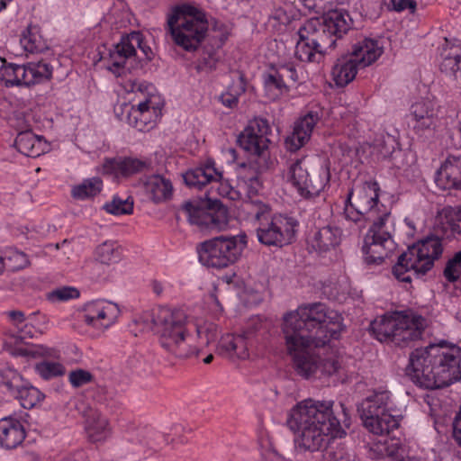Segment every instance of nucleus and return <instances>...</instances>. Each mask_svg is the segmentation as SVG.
<instances>
[{
	"label": "nucleus",
	"mask_w": 461,
	"mask_h": 461,
	"mask_svg": "<svg viewBox=\"0 0 461 461\" xmlns=\"http://www.w3.org/2000/svg\"><path fill=\"white\" fill-rule=\"evenodd\" d=\"M260 187L261 183L258 176H252L248 180L249 195L254 196V194L258 193Z\"/></svg>",
	"instance_id": "nucleus-63"
},
{
	"label": "nucleus",
	"mask_w": 461,
	"mask_h": 461,
	"mask_svg": "<svg viewBox=\"0 0 461 461\" xmlns=\"http://www.w3.org/2000/svg\"><path fill=\"white\" fill-rule=\"evenodd\" d=\"M335 47L326 44H313L299 38L295 45V57L303 62H320L324 55Z\"/></svg>",
	"instance_id": "nucleus-35"
},
{
	"label": "nucleus",
	"mask_w": 461,
	"mask_h": 461,
	"mask_svg": "<svg viewBox=\"0 0 461 461\" xmlns=\"http://www.w3.org/2000/svg\"><path fill=\"white\" fill-rule=\"evenodd\" d=\"M182 211L185 213L191 224L208 230L211 211L198 207L191 202H185L182 205Z\"/></svg>",
	"instance_id": "nucleus-42"
},
{
	"label": "nucleus",
	"mask_w": 461,
	"mask_h": 461,
	"mask_svg": "<svg viewBox=\"0 0 461 461\" xmlns=\"http://www.w3.org/2000/svg\"><path fill=\"white\" fill-rule=\"evenodd\" d=\"M318 121V114L312 112L299 119L294 123L293 132L285 139L286 149L294 152L304 146L309 141Z\"/></svg>",
	"instance_id": "nucleus-20"
},
{
	"label": "nucleus",
	"mask_w": 461,
	"mask_h": 461,
	"mask_svg": "<svg viewBox=\"0 0 461 461\" xmlns=\"http://www.w3.org/2000/svg\"><path fill=\"white\" fill-rule=\"evenodd\" d=\"M103 182L98 177L83 180L72 187L71 194L75 199L86 200L96 196L102 190Z\"/></svg>",
	"instance_id": "nucleus-40"
},
{
	"label": "nucleus",
	"mask_w": 461,
	"mask_h": 461,
	"mask_svg": "<svg viewBox=\"0 0 461 461\" xmlns=\"http://www.w3.org/2000/svg\"><path fill=\"white\" fill-rule=\"evenodd\" d=\"M436 182L445 190L461 189V157H447L437 172Z\"/></svg>",
	"instance_id": "nucleus-25"
},
{
	"label": "nucleus",
	"mask_w": 461,
	"mask_h": 461,
	"mask_svg": "<svg viewBox=\"0 0 461 461\" xmlns=\"http://www.w3.org/2000/svg\"><path fill=\"white\" fill-rule=\"evenodd\" d=\"M371 450L377 457H392L396 460H403L406 452V447L400 438H386L384 441H378L373 444Z\"/></svg>",
	"instance_id": "nucleus-36"
},
{
	"label": "nucleus",
	"mask_w": 461,
	"mask_h": 461,
	"mask_svg": "<svg viewBox=\"0 0 461 461\" xmlns=\"http://www.w3.org/2000/svg\"><path fill=\"white\" fill-rule=\"evenodd\" d=\"M398 410L393 407V401L388 391L375 392L367 396L358 406L360 416L379 414L382 411H393Z\"/></svg>",
	"instance_id": "nucleus-28"
},
{
	"label": "nucleus",
	"mask_w": 461,
	"mask_h": 461,
	"mask_svg": "<svg viewBox=\"0 0 461 461\" xmlns=\"http://www.w3.org/2000/svg\"><path fill=\"white\" fill-rule=\"evenodd\" d=\"M343 330L341 314L321 303L302 305L285 313L282 331L295 373L308 379L319 372V357L312 348L323 347Z\"/></svg>",
	"instance_id": "nucleus-1"
},
{
	"label": "nucleus",
	"mask_w": 461,
	"mask_h": 461,
	"mask_svg": "<svg viewBox=\"0 0 461 461\" xmlns=\"http://www.w3.org/2000/svg\"><path fill=\"white\" fill-rule=\"evenodd\" d=\"M264 86L269 99L275 100L288 91L282 78L278 77V73L271 68L270 71L264 75Z\"/></svg>",
	"instance_id": "nucleus-43"
},
{
	"label": "nucleus",
	"mask_w": 461,
	"mask_h": 461,
	"mask_svg": "<svg viewBox=\"0 0 461 461\" xmlns=\"http://www.w3.org/2000/svg\"><path fill=\"white\" fill-rule=\"evenodd\" d=\"M271 208L256 196L248 195L238 207V217L244 221L258 225L270 217Z\"/></svg>",
	"instance_id": "nucleus-23"
},
{
	"label": "nucleus",
	"mask_w": 461,
	"mask_h": 461,
	"mask_svg": "<svg viewBox=\"0 0 461 461\" xmlns=\"http://www.w3.org/2000/svg\"><path fill=\"white\" fill-rule=\"evenodd\" d=\"M141 189L148 200L159 203L170 199L173 185L169 179L161 175H152L141 181Z\"/></svg>",
	"instance_id": "nucleus-22"
},
{
	"label": "nucleus",
	"mask_w": 461,
	"mask_h": 461,
	"mask_svg": "<svg viewBox=\"0 0 461 461\" xmlns=\"http://www.w3.org/2000/svg\"><path fill=\"white\" fill-rule=\"evenodd\" d=\"M409 112L412 130L420 137L434 132L439 124V106L433 99L420 98L415 101Z\"/></svg>",
	"instance_id": "nucleus-16"
},
{
	"label": "nucleus",
	"mask_w": 461,
	"mask_h": 461,
	"mask_svg": "<svg viewBox=\"0 0 461 461\" xmlns=\"http://www.w3.org/2000/svg\"><path fill=\"white\" fill-rule=\"evenodd\" d=\"M8 316L17 327H19L21 324H23L25 321L24 313L21 311L9 312Z\"/></svg>",
	"instance_id": "nucleus-64"
},
{
	"label": "nucleus",
	"mask_w": 461,
	"mask_h": 461,
	"mask_svg": "<svg viewBox=\"0 0 461 461\" xmlns=\"http://www.w3.org/2000/svg\"><path fill=\"white\" fill-rule=\"evenodd\" d=\"M379 185L375 182H365L349 191L344 209L345 217L354 222L362 218L373 223L387 221L390 210L379 203Z\"/></svg>",
	"instance_id": "nucleus-8"
},
{
	"label": "nucleus",
	"mask_w": 461,
	"mask_h": 461,
	"mask_svg": "<svg viewBox=\"0 0 461 461\" xmlns=\"http://www.w3.org/2000/svg\"><path fill=\"white\" fill-rule=\"evenodd\" d=\"M402 418L401 410L393 411H382L370 416H361L363 424L371 433L375 435L388 434L391 430L397 429Z\"/></svg>",
	"instance_id": "nucleus-21"
},
{
	"label": "nucleus",
	"mask_w": 461,
	"mask_h": 461,
	"mask_svg": "<svg viewBox=\"0 0 461 461\" xmlns=\"http://www.w3.org/2000/svg\"><path fill=\"white\" fill-rule=\"evenodd\" d=\"M274 69L288 86L290 84L294 85L301 80L299 73L293 63L278 64L276 67H274Z\"/></svg>",
	"instance_id": "nucleus-50"
},
{
	"label": "nucleus",
	"mask_w": 461,
	"mask_h": 461,
	"mask_svg": "<svg viewBox=\"0 0 461 461\" xmlns=\"http://www.w3.org/2000/svg\"><path fill=\"white\" fill-rule=\"evenodd\" d=\"M330 178V167L320 158H297L288 167V181L303 198L318 196L329 185Z\"/></svg>",
	"instance_id": "nucleus-7"
},
{
	"label": "nucleus",
	"mask_w": 461,
	"mask_h": 461,
	"mask_svg": "<svg viewBox=\"0 0 461 461\" xmlns=\"http://www.w3.org/2000/svg\"><path fill=\"white\" fill-rule=\"evenodd\" d=\"M184 179L187 185L199 190L210 185L207 194L213 200H216L215 194L230 200H234L237 196L236 190L227 179L223 178L222 173L215 168L212 161L188 170L184 175Z\"/></svg>",
	"instance_id": "nucleus-13"
},
{
	"label": "nucleus",
	"mask_w": 461,
	"mask_h": 461,
	"mask_svg": "<svg viewBox=\"0 0 461 461\" xmlns=\"http://www.w3.org/2000/svg\"><path fill=\"white\" fill-rule=\"evenodd\" d=\"M247 247V235H221L202 242L198 248L200 262L213 268H224L237 262Z\"/></svg>",
	"instance_id": "nucleus-12"
},
{
	"label": "nucleus",
	"mask_w": 461,
	"mask_h": 461,
	"mask_svg": "<svg viewBox=\"0 0 461 461\" xmlns=\"http://www.w3.org/2000/svg\"><path fill=\"white\" fill-rule=\"evenodd\" d=\"M107 420L98 413H92L86 420V430L92 441H99L104 436Z\"/></svg>",
	"instance_id": "nucleus-46"
},
{
	"label": "nucleus",
	"mask_w": 461,
	"mask_h": 461,
	"mask_svg": "<svg viewBox=\"0 0 461 461\" xmlns=\"http://www.w3.org/2000/svg\"><path fill=\"white\" fill-rule=\"evenodd\" d=\"M27 66L8 64L0 68V80L5 86H28L27 82Z\"/></svg>",
	"instance_id": "nucleus-37"
},
{
	"label": "nucleus",
	"mask_w": 461,
	"mask_h": 461,
	"mask_svg": "<svg viewBox=\"0 0 461 461\" xmlns=\"http://www.w3.org/2000/svg\"><path fill=\"white\" fill-rule=\"evenodd\" d=\"M340 231L338 228L325 226L317 230L309 239V246L317 252H326L339 244Z\"/></svg>",
	"instance_id": "nucleus-33"
},
{
	"label": "nucleus",
	"mask_w": 461,
	"mask_h": 461,
	"mask_svg": "<svg viewBox=\"0 0 461 461\" xmlns=\"http://www.w3.org/2000/svg\"><path fill=\"white\" fill-rule=\"evenodd\" d=\"M298 36L300 39L313 44L317 42L336 47L335 39L329 41L322 18L314 17L307 20L298 30Z\"/></svg>",
	"instance_id": "nucleus-27"
},
{
	"label": "nucleus",
	"mask_w": 461,
	"mask_h": 461,
	"mask_svg": "<svg viewBox=\"0 0 461 461\" xmlns=\"http://www.w3.org/2000/svg\"><path fill=\"white\" fill-rule=\"evenodd\" d=\"M180 310L167 307L149 309L137 314L130 324L131 332L139 333L156 330L160 347L169 354L176 327H178Z\"/></svg>",
	"instance_id": "nucleus-11"
},
{
	"label": "nucleus",
	"mask_w": 461,
	"mask_h": 461,
	"mask_svg": "<svg viewBox=\"0 0 461 461\" xmlns=\"http://www.w3.org/2000/svg\"><path fill=\"white\" fill-rule=\"evenodd\" d=\"M217 350L219 354L226 357H238L245 359L249 357V344L247 337L242 335L227 334L222 336Z\"/></svg>",
	"instance_id": "nucleus-30"
},
{
	"label": "nucleus",
	"mask_w": 461,
	"mask_h": 461,
	"mask_svg": "<svg viewBox=\"0 0 461 461\" xmlns=\"http://www.w3.org/2000/svg\"><path fill=\"white\" fill-rule=\"evenodd\" d=\"M117 94H132L134 97L131 98L130 101L139 100L137 105L129 106L126 104L123 105L122 120H124L130 126L140 131H149L155 126L161 116V110L164 106V102L159 95L149 94L141 101L140 95H143V92L140 86H137L132 81L127 82L126 85H121L120 89H117Z\"/></svg>",
	"instance_id": "nucleus-9"
},
{
	"label": "nucleus",
	"mask_w": 461,
	"mask_h": 461,
	"mask_svg": "<svg viewBox=\"0 0 461 461\" xmlns=\"http://www.w3.org/2000/svg\"><path fill=\"white\" fill-rule=\"evenodd\" d=\"M207 30L208 22L204 13L194 6L177 5L167 15V34L185 50H196L205 38Z\"/></svg>",
	"instance_id": "nucleus-4"
},
{
	"label": "nucleus",
	"mask_w": 461,
	"mask_h": 461,
	"mask_svg": "<svg viewBox=\"0 0 461 461\" xmlns=\"http://www.w3.org/2000/svg\"><path fill=\"white\" fill-rule=\"evenodd\" d=\"M461 276V251L449 259L444 269V276L449 282H456Z\"/></svg>",
	"instance_id": "nucleus-53"
},
{
	"label": "nucleus",
	"mask_w": 461,
	"mask_h": 461,
	"mask_svg": "<svg viewBox=\"0 0 461 461\" xmlns=\"http://www.w3.org/2000/svg\"><path fill=\"white\" fill-rule=\"evenodd\" d=\"M269 131L270 128L267 120L255 119L239 136L238 141L243 149L253 155L262 156L268 148L267 134Z\"/></svg>",
	"instance_id": "nucleus-18"
},
{
	"label": "nucleus",
	"mask_w": 461,
	"mask_h": 461,
	"mask_svg": "<svg viewBox=\"0 0 461 461\" xmlns=\"http://www.w3.org/2000/svg\"><path fill=\"white\" fill-rule=\"evenodd\" d=\"M20 354L33 358H44V360L35 365L36 373L44 380L62 376L66 373V368L62 363L51 360L59 359L60 357V351L55 348H49L43 345H32L20 349Z\"/></svg>",
	"instance_id": "nucleus-17"
},
{
	"label": "nucleus",
	"mask_w": 461,
	"mask_h": 461,
	"mask_svg": "<svg viewBox=\"0 0 461 461\" xmlns=\"http://www.w3.org/2000/svg\"><path fill=\"white\" fill-rule=\"evenodd\" d=\"M179 323L176 327L175 333L176 337H173V344L171 345L169 354L178 358H187L197 356L205 348L216 342L218 339V326L209 321H203L196 324V340L189 332L188 316L181 311L178 314Z\"/></svg>",
	"instance_id": "nucleus-10"
},
{
	"label": "nucleus",
	"mask_w": 461,
	"mask_h": 461,
	"mask_svg": "<svg viewBox=\"0 0 461 461\" xmlns=\"http://www.w3.org/2000/svg\"><path fill=\"white\" fill-rule=\"evenodd\" d=\"M442 253L441 240L438 236H428L409 247L407 251L399 256L393 269V275L398 280L410 283L411 272L422 275L427 273Z\"/></svg>",
	"instance_id": "nucleus-6"
},
{
	"label": "nucleus",
	"mask_w": 461,
	"mask_h": 461,
	"mask_svg": "<svg viewBox=\"0 0 461 461\" xmlns=\"http://www.w3.org/2000/svg\"><path fill=\"white\" fill-rule=\"evenodd\" d=\"M26 436L23 425L11 416L0 420V447L14 449L20 446Z\"/></svg>",
	"instance_id": "nucleus-24"
},
{
	"label": "nucleus",
	"mask_w": 461,
	"mask_h": 461,
	"mask_svg": "<svg viewBox=\"0 0 461 461\" xmlns=\"http://www.w3.org/2000/svg\"><path fill=\"white\" fill-rule=\"evenodd\" d=\"M324 23V30L329 35V41L335 39L336 41L346 34L352 27V19L348 13L341 11L329 12L322 18Z\"/></svg>",
	"instance_id": "nucleus-29"
},
{
	"label": "nucleus",
	"mask_w": 461,
	"mask_h": 461,
	"mask_svg": "<svg viewBox=\"0 0 461 461\" xmlns=\"http://www.w3.org/2000/svg\"><path fill=\"white\" fill-rule=\"evenodd\" d=\"M5 267L12 271H18L28 267L30 260L27 255L22 251L11 249L6 251L5 257Z\"/></svg>",
	"instance_id": "nucleus-48"
},
{
	"label": "nucleus",
	"mask_w": 461,
	"mask_h": 461,
	"mask_svg": "<svg viewBox=\"0 0 461 461\" xmlns=\"http://www.w3.org/2000/svg\"><path fill=\"white\" fill-rule=\"evenodd\" d=\"M133 199L131 197L125 200L117 199V215L131 214L133 212Z\"/></svg>",
	"instance_id": "nucleus-60"
},
{
	"label": "nucleus",
	"mask_w": 461,
	"mask_h": 461,
	"mask_svg": "<svg viewBox=\"0 0 461 461\" xmlns=\"http://www.w3.org/2000/svg\"><path fill=\"white\" fill-rule=\"evenodd\" d=\"M142 35L140 32L133 31L121 37L117 43V70L124 68L130 71L136 65V49L139 48L149 59L146 48L142 45ZM119 75V73L117 72Z\"/></svg>",
	"instance_id": "nucleus-19"
},
{
	"label": "nucleus",
	"mask_w": 461,
	"mask_h": 461,
	"mask_svg": "<svg viewBox=\"0 0 461 461\" xmlns=\"http://www.w3.org/2000/svg\"><path fill=\"white\" fill-rule=\"evenodd\" d=\"M79 291L73 286H63L57 288L48 294L47 297L50 302H65L79 297Z\"/></svg>",
	"instance_id": "nucleus-54"
},
{
	"label": "nucleus",
	"mask_w": 461,
	"mask_h": 461,
	"mask_svg": "<svg viewBox=\"0 0 461 461\" xmlns=\"http://www.w3.org/2000/svg\"><path fill=\"white\" fill-rule=\"evenodd\" d=\"M114 244L113 241H105L96 249V258L102 264H111L114 258Z\"/></svg>",
	"instance_id": "nucleus-58"
},
{
	"label": "nucleus",
	"mask_w": 461,
	"mask_h": 461,
	"mask_svg": "<svg viewBox=\"0 0 461 461\" xmlns=\"http://www.w3.org/2000/svg\"><path fill=\"white\" fill-rule=\"evenodd\" d=\"M297 221L282 214H276L263 221L257 228L258 241L267 246H278L292 242Z\"/></svg>",
	"instance_id": "nucleus-14"
},
{
	"label": "nucleus",
	"mask_w": 461,
	"mask_h": 461,
	"mask_svg": "<svg viewBox=\"0 0 461 461\" xmlns=\"http://www.w3.org/2000/svg\"><path fill=\"white\" fill-rule=\"evenodd\" d=\"M17 150L26 157L37 158L45 152L47 144L31 131L20 132L14 141Z\"/></svg>",
	"instance_id": "nucleus-32"
},
{
	"label": "nucleus",
	"mask_w": 461,
	"mask_h": 461,
	"mask_svg": "<svg viewBox=\"0 0 461 461\" xmlns=\"http://www.w3.org/2000/svg\"><path fill=\"white\" fill-rule=\"evenodd\" d=\"M427 320L411 311L384 314L370 324L375 337L381 342L403 346L420 339L427 327Z\"/></svg>",
	"instance_id": "nucleus-5"
},
{
	"label": "nucleus",
	"mask_w": 461,
	"mask_h": 461,
	"mask_svg": "<svg viewBox=\"0 0 461 461\" xmlns=\"http://www.w3.org/2000/svg\"><path fill=\"white\" fill-rule=\"evenodd\" d=\"M393 9L396 11H402L405 9H411L412 11L416 8V3L410 0H392Z\"/></svg>",
	"instance_id": "nucleus-62"
},
{
	"label": "nucleus",
	"mask_w": 461,
	"mask_h": 461,
	"mask_svg": "<svg viewBox=\"0 0 461 461\" xmlns=\"http://www.w3.org/2000/svg\"><path fill=\"white\" fill-rule=\"evenodd\" d=\"M302 4L309 10L321 13L325 9L327 0H300Z\"/></svg>",
	"instance_id": "nucleus-61"
},
{
	"label": "nucleus",
	"mask_w": 461,
	"mask_h": 461,
	"mask_svg": "<svg viewBox=\"0 0 461 461\" xmlns=\"http://www.w3.org/2000/svg\"><path fill=\"white\" fill-rule=\"evenodd\" d=\"M386 221L373 223L364 239L363 253L368 265H380L394 249L390 233L384 230Z\"/></svg>",
	"instance_id": "nucleus-15"
},
{
	"label": "nucleus",
	"mask_w": 461,
	"mask_h": 461,
	"mask_svg": "<svg viewBox=\"0 0 461 461\" xmlns=\"http://www.w3.org/2000/svg\"><path fill=\"white\" fill-rule=\"evenodd\" d=\"M245 92V86L240 80L237 85H233L228 91L222 93L220 100L222 104L228 108H233L238 104L239 95Z\"/></svg>",
	"instance_id": "nucleus-51"
},
{
	"label": "nucleus",
	"mask_w": 461,
	"mask_h": 461,
	"mask_svg": "<svg viewBox=\"0 0 461 461\" xmlns=\"http://www.w3.org/2000/svg\"><path fill=\"white\" fill-rule=\"evenodd\" d=\"M113 312V304L104 301H95L87 303L84 307V319L88 325L95 328H106L112 324L109 319L106 322L104 321L108 314Z\"/></svg>",
	"instance_id": "nucleus-31"
},
{
	"label": "nucleus",
	"mask_w": 461,
	"mask_h": 461,
	"mask_svg": "<svg viewBox=\"0 0 461 461\" xmlns=\"http://www.w3.org/2000/svg\"><path fill=\"white\" fill-rule=\"evenodd\" d=\"M2 378L3 383L12 394L15 393V391L24 384L23 376L11 366H6L2 370Z\"/></svg>",
	"instance_id": "nucleus-49"
},
{
	"label": "nucleus",
	"mask_w": 461,
	"mask_h": 461,
	"mask_svg": "<svg viewBox=\"0 0 461 461\" xmlns=\"http://www.w3.org/2000/svg\"><path fill=\"white\" fill-rule=\"evenodd\" d=\"M406 374L420 387H447L461 379V348L445 341L416 348L410 355Z\"/></svg>",
	"instance_id": "nucleus-3"
},
{
	"label": "nucleus",
	"mask_w": 461,
	"mask_h": 461,
	"mask_svg": "<svg viewBox=\"0 0 461 461\" xmlns=\"http://www.w3.org/2000/svg\"><path fill=\"white\" fill-rule=\"evenodd\" d=\"M358 68H361L348 54L338 59L331 71L336 86L343 87L353 81Z\"/></svg>",
	"instance_id": "nucleus-34"
},
{
	"label": "nucleus",
	"mask_w": 461,
	"mask_h": 461,
	"mask_svg": "<svg viewBox=\"0 0 461 461\" xmlns=\"http://www.w3.org/2000/svg\"><path fill=\"white\" fill-rule=\"evenodd\" d=\"M20 43L23 50L30 53H38L47 49V44L40 34L39 28L28 26L22 33Z\"/></svg>",
	"instance_id": "nucleus-39"
},
{
	"label": "nucleus",
	"mask_w": 461,
	"mask_h": 461,
	"mask_svg": "<svg viewBox=\"0 0 461 461\" xmlns=\"http://www.w3.org/2000/svg\"><path fill=\"white\" fill-rule=\"evenodd\" d=\"M333 401L305 399L294 405L289 412L287 425L294 433V450L298 453L323 451L335 438H341L345 431L341 422L349 426V413L343 402H339L340 420L335 412Z\"/></svg>",
	"instance_id": "nucleus-2"
},
{
	"label": "nucleus",
	"mask_w": 461,
	"mask_h": 461,
	"mask_svg": "<svg viewBox=\"0 0 461 461\" xmlns=\"http://www.w3.org/2000/svg\"><path fill=\"white\" fill-rule=\"evenodd\" d=\"M93 380V375L84 369H76L68 374V381L75 388L89 384Z\"/></svg>",
	"instance_id": "nucleus-57"
},
{
	"label": "nucleus",
	"mask_w": 461,
	"mask_h": 461,
	"mask_svg": "<svg viewBox=\"0 0 461 461\" xmlns=\"http://www.w3.org/2000/svg\"><path fill=\"white\" fill-rule=\"evenodd\" d=\"M441 225L443 233L447 238L461 235V222L452 206L443 208L441 212Z\"/></svg>",
	"instance_id": "nucleus-45"
},
{
	"label": "nucleus",
	"mask_w": 461,
	"mask_h": 461,
	"mask_svg": "<svg viewBox=\"0 0 461 461\" xmlns=\"http://www.w3.org/2000/svg\"><path fill=\"white\" fill-rule=\"evenodd\" d=\"M26 66L28 86L42 82L51 77L52 68L46 62H31Z\"/></svg>",
	"instance_id": "nucleus-47"
},
{
	"label": "nucleus",
	"mask_w": 461,
	"mask_h": 461,
	"mask_svg": "<svg viewBox=\"0 0 461 461\" xmlns=\"http://www.w3.org/2000/svg\"><path fill=\"white\" fill-rule=\"evenodd\" d=\"M121 8V20L120 26L127 27L128 25H132L135 21L133 14L130 12L128 8H126L125 4L122 0H117V8Z\"/></svg>",
	"instance_id": "nucleus-59"
},
{
	"label": "nucleus",
	"mask_w": 461,
	"mask_h": 461,
	"mask_svg": "<svg viewBox=\"0 0 461 461\" xmlns=\"http://www.w3.org/2000/svg\"><path fill=\"white\" fill-rule=\"evenodd\" d=\"M319 372L322 375L330 376L339 371L340 368V362L338 357H336L334 354H331L330 356H328L324 358H319Z\"/></svg>",
	"instance_id": "nucleus-56"
},
{
	"label": "nucleus",
	"mask_w": 461,
	"mask_h": 461,
	"mask_svg": "<svg viewBox=\"0 0 461 461\" xmlns=\"http://www.w3.org/2000/svg\"><path fill=\"white\" fill-rule=\"evenodd\" d=\"M324 461H358L356 454L344 447H337L335 449L323 455Z\"/></svg>",
	"instance_id": "nucleus-55"
},
{
	"label": "nucleus",
	"mask_w": 461,
	"mask_h": 461,
	"mask_svg": "<svg viewBox=\"0 0 461 461\" xmlns=\"http://www.w3.org/2000/svg\"><path fill=\"white\" fill-rule=\"evenodd\" d=\"M13 394L19 399L21 405L25 409L33 408L44 399V394L40 390L25 384Z\"/></svg>",
	"instance_id": "nucleus-44"
},
{
	"label": "nucleus",
	"mask_w": 461,
	"mask_h": 461,
	"mask_svg": "<svg viewBox=\"0 0 461 461\" xmlns=\"http://www.w3.org/2000/svg\"><path fill=\"white\" fill-rule=\"evenodd\" d=\"M151 168L149 160H142L137 158L126 157L117 161V176H130L133 174Z\"/></svg>",
	"instance_id": "nucleus-41"
},
{
	"label": "nucleus",
	"mask_w": 461,
	"mask_h": 461,
	"mask_svg": "<svg viewBox=\"0 0 461 461\" xmlns=\"http://www.w3.org/2000/svg\"><path fill=\"white\" fill-rule=\"evenodd\" d=\"M229 224L228 212L224 207H220L215 211H211L208 230H223Z\"/></svg>",
	"instance_id": "nucleus-52"
},
{
	"label": "nucleus",
	"mask_w": 461,
	"mask_h": 461,
	"mask_svg": "<svg viewBox=\"0 0 461 461\" xmlns=\"http://www.w3.org/2000/svg\"><path fill=\"white\" fill-rule=\"evenodd\" d=\"M440 69L443 73L455 76L461 70V43L452 44L443 50Z\"/></svg>",
	"instance_id": "nucleus-38"
},
{
	"label": "nucleus",
	"mask_w": 461,
	"mask_h": 461,
	"mask_svg": "<svg viewBox=\"0 0 461 461\" xmlns=\"http://www.w3.org/2000/svg\"><path fill=\"white\" fill-rule=\"evenodd\" d=\"M383 53L379 42L373 39L365 38L354 45L348 55L360 68H366L374 63Z\"/></svg>",
	"instance_id": "nucleus-26"
}]
</instances>
